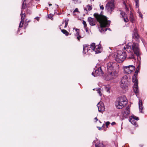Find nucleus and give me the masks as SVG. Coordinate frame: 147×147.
<instances>
[{
  "label": "nucleus",
  "instance_id": "f257e3e1",
  "mask_svg": "<svg viewBox=\"0 0 147 147\" xmlns=\"http://www.w3.org/2000/svg\"><path fill=\"white\" fill-rule=\"evenodd\" d=\"M123 49L125 50L128 53L129 56L127 57L128 59L136 60V57L138 61L140 60V55L141 54L139 45L138 43H129L124 47Z\"/></svg>",
  "mask_w": 147,
  "mask_h": 147
},
{
  "label": "nucleus",
  "instance_id": "f03ea898",
  "mask_svg": "<svg viewBox=\"0 0 147 147\" xmlns=\"http://www.w3.org/2000/svg\"><path fill=\"white\" fill-rule=\"evenodd\" d=\"M108 74L107 76V80L114 79L117 76L119 70L118 64L115 62H110L106 64Z\"/></svg>",
  "mask_w": 147,
  "mask_h": 147
},
{
  "label": "nucleus",
  "instance_id": "7ed1b4c3",
  "mask_svg": "<svg viewBox=\"0 0 147 147\" xmlns=\"http://www.w3.org/2000/svg\"><path fill=\"white\" fill-rule=\"evenodd\" d=\"M94 16L95 17L100 24V27L99 30L101 33H104L106 31L107 29L110 31L111 30L110 28H105V27H108L111 22L110 21L107 20V18L106 16L99 15L97 13H94Z\"/></svg>",
  "mask_w": 147,
  "mask_h": 147
},
{
  "label": "nucleus",
  "instance_id": "20e7f679",
  "mask_svg": "<svg viewBox=\"0 0 147 147\" xmlns=\"http://www.w3.org/2000/svg\"><path fill=\"white\" fill-rule=\"evenodd\" d=\"M127 103V101L126 97L125 96H122L117 99L115 105L117 108L121 109Z\"/></svg>",
  "mask_w": 147,
  "mask_h": 147
},
{
  "label": "nucleus",
  "instance_id": "39448f33",
  "mask_svg": "<svg viewBox=\"0 0 147 147\" xmlns=\"http://www.w3.org/2000/svg\"><path fill=\"white\" fill-rule=\"evenodd\" d=\"M115 8L114 0H111L107 4L105 10L107 13L111 14Z\"/></svg>",
  "mask_w": 147,
  "mask_h": 147
},
{
  "label": "nucleus",
  "instance_id": "423d86ee",
  "mask_svg": "<svg viewBox=\"0 0 147 147\" xmlns=\"http://www.w3.org/2000/svg\"><path fill=\"white\" fill-rule=\"evenodd\" d=\"M128 77L125 76H123L122 78L121 81L120 85V87L123 89H126L127 87V84Z\"/></svg>",
  "mask_w": 147,
  "mask_h": 147
},
{
  "label": "nucleus",
  "instance_id": "0eeeda50",
  "mask_svg": "<svg viewBox=\"0 0 147 147\" xmlns=\"http://www.w3.org/2000/svg\"><path fill=\"white\" fill-rule=\"evenodd\" d=\"M127 55L125 52H123L121 54H118L116 57L115 58V60L118 63H121L124 61L126 58ZM127 57L129 56L128 54L127 55Z\"/></svg>",
  "mask_w": 147,
  "mask_h": 147
},
{
  "label": "nucleus",
  "instance_id": "6e6552de",
  "mask_svg": "<svg viewBox=\"0 0 147 147\" xmlns=\"http://www.w3.org/2000/svg\"><path fill=\"white\" fill-rule=\"evenodd\" d=\"M123 68L124 73L128 74H131L135 69V67L132 65L124 66Z\"/></svg>",
  "mask_w": 147,
  "mask_h": 147
},
{
  "label": "nucleus",
  "instance_id": "1a4fd4ad",
  "mask_svg": "<svg viewBox=\"0 0 147 147\" xmlns=\"http://www.w3.org/2000/svg\"><path fill=\"white\" fill-rule=\"evenodd\" d=\"M95 72L94 75V72H92V75L95 77L98 76H102L103 74V72L101 69V67H100L97 69L95 71Z\"/></svg>",
  "mask_w": 147,
  "mask_h": 147
},
{
  "label": "nucleus",
  "instance_id": "9d476101",
  "mask_svg": "<svg viewBox=\"0 0 147 147\" xmlns=\"http://www.w3.org/2000/svg\"><path fill=\"white\" fill-rule=\"evenodd\" d=\"M133 38L137 42H139L140 41V36L138 33L137 30L136 28L134 29L133 31V34L132 35Z\"/></svg>",
  "mask_w": 147,
  "mask_h": 147
},
{
  "label": "nucleus",
  "instance_id": "9b49d317",
  "mask_svg": "<svg viewBox=\"0 0 147 147\" xmlns=\"http://www.w3.org/2000/svg\"><path fill=\"white\" fill-rule=\"evenodd\" d=\"M97 106L98 107V111L102 113L105 110V107L104 104L102 102H99Z\"/></svg>",
  "mask_w": 147,
  "mask_h": 147
},
{
  "label": "nucleus",
  "instance_id": "f8f14e48",
  "mask_svg": "<svg viewBox=\"0 0 147 147\" xmlns=\"http://www.w3.org/2000/svg\"><path fill=\"white\" fill-rule=\"evenodd\" d=\"M88 21L91 26H94L96 25L95 20L94 18L91 17H89L88 19Z\"/></svg>",
  "mask_w": 147,
  "mask_h": 147
},
{
  "label": "nucleus",
  "instance_id": "ddd939ff",
  "mask_svg": "<svg viewBox=\"0 0 147 147\" xmlns=\"http://www.w3.org/2000/svg\"><path fill=\"white\" fill-rule=\"evenodd\" d=\"M130 110L129 107H127L124 112L123 113V116L125 118L127 117V116L129 114Z\"/></svg>",
  "mask_w": 147,
  "mask_h": 147
},
{
  "label": "nucleus",
  "instance_id": "4468645a",
  "mask_svg": "<svg viewBox=\"0 0 147 147\" xmlns=\"http://www.w3.org/2000/svg\"><path fill=\"white\" fill-rule=\"evenodd\" d=\"M120 14L121 16L123 18L125 22H127L128 21V20L126 16V15L125 14L124 12L121 11L120 13Z\"/></svg>",
  "mask_w": 147,
  "mask_h": 147
},
{
  "label": "nucleus",
  "instance_id": "2eb2a0df",
  "mask_svg": "<svg viewBox=\"0 0 147 147\" xmlns=\"http://www.w3.org/2000/svg\"><path fill=\"white\" fill-rule=\"evenodd\" d=\"M139 108L140 110V112L141 113H142V109H143V104L142 100L139 99V101L138 102Z\"/></svg>",
  "mask_w": 147,
  "mask_h": 147
},
{
  "label": "nucleus",
  "instance_id": "dca6fc26",
  "mask_svg": "<svg viewBox=\"0 0 147 147\" xmlns=\"http://www.w3.org/2000/svg\"><path fill=\"white\" fill-rule=\"evenodd\" d=\"M20 15L21 17V21H20V23H22V24H23L24 22V20L26 16L25 13H24V14L23 13L22 10L21 11V13Z\"/></svg>",
  "mask_w": 147,
  "mask_h": 147
},
{
  "label": "nucleus",
  "instance_id": "f3484780",
  "mask_svg": "<svg viewBox=\"0 0 147 147\" xmlns=\"http://www.w3.org/2000/svg\"><path fill=\"white\" fill-rule=\"evenodd\" d=\"M94 48V51L96 53H98L100 52V50L101 48V45L100 44L98 45H96Z\"/></svg>",
  "mask_w": 147,
  "mask_h": 147
},
{
  "label": "nucleus",
  "instance_id": "a211bd4d",
  "mask_svg": "<svg viewBox=\"0 0 147 147\" xmlns=\"http://www.w3.org/2000/svg\"><path fill=\"white\" fill-rule=\"evenodd\" d=\"M92 9L91 6L90 5H88L86 6V7H84V11H86V13H87L88 11L91 10Z\"/></svg>",
  "mask_w": 147,
  "mask_h": 147
},
{
  "label": "nucleus",
  "instance_id": "6ab92c4d",
  "mask_svg": "<svg viewBox=\"0 0 147 147\" xmlns=\"http://www.w3.org/2000/svg\"><path fill=\"white\" fill-rule=\"evenodd\" d=\"M89 45H83V53L85 54L86 53V52H85V50L87 49V52H88L89 51V50L88 49V47Z\"/></svg>",
  "mask_w": 147,
  "mask_h": 147
},
{
  "label": "nucleus",
  "instance_id": "aec40b11",
  "mask_svg": "<svg viewBox=\"0 0 147 147\" xmlns=\"http://www.w3.org/2000/svg\"><path fill=\"white\" fill-rule=\"evenodd\" d=\"M28 0H22L23 3L22 5V9H24L26 6V3Z\"/></svg>",
  "mask_w": 147,
  "mask_h": 147
},
{
  "label": "nucleus",
  "instance_id": "412c9836",
  "mask_svg": "<svg viewBox=\"0 0 147 147\" xmlns=\"http://www.w3.org/2000/svg\"><path fill=\"white\" fill-rule=\"evenodd\" d=\"M133 90L136 93L138 92L139 90L138 88V84L134 85V87L133 88Z\"/></svg>",
  "mask_w": 147,
  "mask_h": 147
},
{
  "label": "nucleus",
  "instance_id": "4be33fe9",
  "mask_svg": "<svg viewBox=\"0 0 147 147\" xmlns=\"http://www.w3.org/2000/svg\"><path fill=\"white\" fill-rule=\"evenodd\" d=\"M132 117H130L129 119V121L133 125H136V122L135 120L132 119Z\"/></svg>",
  "mask_w": 147,
  "mask_h": 147
},
{
  "label": "nucleus",
  "instance_id": "5701e85b",
  "mask_svg": "<svg viewBox=\"0 0 147 147\" xmlns=\"http://www.w3.org/2000/svg\"><path fill=\"white\" fill-rule=\"evenodd\" d=\"M132 81L134 83V85L138 84V80L137 78L132 77Z\"/></svg>",
  "mask_w": 147,
  "mask_h": 147
},
{
  "label": "nucleus",
  "instance_id": "b1692460",
  "mask_svg": "<svg viewBox=\"0 0 147 147\" xmlns=\"http://www.w3.org/2000/svg\"><path fill=\"white\" fill-rule=\"evenodd\" d=\"M62 32L64 34H65L66 36H68L69 33L66 30L64 29L61 30Z\"/></svg>",
  "mask_w": 147,
  "mask_h": 147
},
{
  "label": "nucleus",
  "instance_id": "393cba45",
  "mask_svg": "<svg viewBox=\"0 0 147 147\" xmlns=\"http://www.w3.org/2000/svg\"><path fill=\"white\" fill-rule=\"evenodd\" d=\"M130 15V16L129 18L130 20L132 22L134 20V18L133 13H132V12H131Z\"/></svg>",
  "mask_w": 147,
  "mask_h": 147
},
{
  "label": "nucleus",
  "instance_id": "a878e982",
  "mask_svg": "<svg viewBox=\"0 0 147 147\" xmlns=\"http://www.w3.org/2000/svg\"><path fill=\"white\" fill-rule=\"evenodd\" d=\"M95 44L94 43H93L91 44L90 48L94 51V47H95Z\"/></svg>",
  "mask_w": 147,
  "mask_h": 147
},
{
  "label": "nucleus",
  "instance_id": "bb28decb",
  "mask_svg": "<svg viewBox=\"0 0 147 147\" xmlns=\"http://www.w3.org/2000/svg\"><path fill=\"white\" fill-rule=\"evenodd\" d=\"M95 147H104V146L102 144L99 143L98 144H95Z\"/></svg>",
  "mask_w": 147,
  "mask_h": 147
},
{
  "label": "nucleus",
  "instance_id": "cd10ccee",
  "mask_svg": "<svg viewBox=\"0 0 147 147\" xmlns=\"http://www.w3.org/2000/svg\"><path fill=\"white\" fill-rule=\"evenodd\" d=\"M68 21H69V19H68L67 18L65 19V24L64 28H65L67 27L68 24Z\"/></svg>",
  "mask_w": 147,
  "mask_h": 147
},
{
  "label": "nucleus",
  "instance_id": "c85d7f7f",
  "mask_svg": "<svg viewBox=\"0 0 147 147\" xmlns=\"http://www.w3.org/2000/svg\"><path fill=\"white\" fill-rule=\"evenodd\" d=\"M96 91H97V93H98L100 96H101L102 95V94L101 93L100 91V88H96Z\"/></svg>",
  "mask_w": 147,
  "mask_h": 147
},
{
  "label": "nucleus",
  "instance_id": "c756f323",
  "mask_svg": "<svg viewBox=\"0 0 147 147\" xmlns=\"http://www.w3.org/2000/svg\"><path fill=\"white\" fill-rule=\"evenodd\" d=\"M130 117H132V119L136 121H138L139 120V118L138 117H137L134 115L131 116Z\"/></svg>",
  "mask_w": 147,
  "mask_h": 147
},
{
  "label": "nucleus",
  "instance_id": "7c9ffc66",
  "mask_svg": "<svg viewBox=\"0 0 147 147\" xmlns=\"http://www.w3.org/2000/svg\"><path fill=\"white\" fill-rule=\"evenodd\" d=\"M138 13L139 14V16L140 17H141V18H143V15L141 13V11L140 10H138Z\"/></svg>",
  "mask_w": 147,
  "mask_h": 147
},
{
  "label": "nucleus",
  "instance_id": "2f4dec72",
  "mask_svg": "<svg viewBox=\"0 0 147 147\" xmlns=\"http://www.w3.org/2000/svg\"><path fill=\"white\" fill-rule=\"evenodd\" d=\"M83 24L84 25V28H85L86 27V26H87L86 23V22L85 21L83 20Z\"/></svg>",
  "mask_w": 147,
  "mask_h": 147
},
{
  "label": "nucleus",
  "instance_id": "473e14b6",
  "mask_svg": "<svg viewBox=\"0 0 147 147\" xmlns=\"http://www.w3.org/2000/svg\"><path fill=\"white\" fill-rule=\"evenodd\" d=\"M78 12V9L77 8H76L74 10V11H73V14L74 15V13L76 12Z\"/></svg>",
  "mask_w": 147,
  "mask_h": 147
},
{
  "label": "nucleus",
  "instance_id": "72a5a7b5",
  "mask_svg": "<svg viewBox=\"0 0 147 147\" xmlns=\"http://www.w3.org/2000/svg\"><path fill=\"white\" fill-rule=\"evenodd\" d=\"M105 89L107 92H109V91L110 90V88L109 87V86L108 87H105Z\"/></svg>",
  "mask_w": 147,
  "mask_h": 147
},
{
  "label": "nucleus",
  "instance_id": "f704fd0d",
  "mask_svg": "<svg viewBox=\"0 0 147 147\" xmlns=\"http://www.w3.org/2000/svg\"><path fill=\"white\" fill-rule=\"evenodd\" d=\"M79 30L78 29H76V31L77 32L76 35H79L78 32Z\"/></svg>",
  "mask_w": 147,
  "mask_h": 147
},
{
  "label": "nucleus",
  "instance_id": "c9c22d12",
  "mask_svg": "<svg viewBox=\"0 0 147 147\" xmlns=\"http://www.w3.org/2000/svg\"><path fill=\"white\" fill-rule=\"evenodd\" d=\"M26 13H29V14H30V13H31V11L30 10L27 9L26 11Z\"/></svg>",
  "mask_w": 147,
  "mask_h": 147
},
{
  "label": "nucleus",
  "instance_id": "e433bc0d",
  "mask_svg": "<svg viewBox=\"0 0 147 147\" xmlns=\"http://www.w3.org/2000/svg\"><path fill=\"white\" fill-rule=\"evenodd\" d=\"M110 122H109V121H107V122H106V126L107 127H108V125H109V124H110Z\"/></svg>",
  "mask_w": 147,
  "mask_h": 147
},
{
  "label": "nucleus",
  "instance_id": "4c0bfd02",
  "mask_svg": "<svg viewBox=\"0 0 147 147\" xmlns=\"http://www.w3.org/2000/svg\"><path fill=\"white\" fill-rule=\"evenodd\" d=\"M137 74H134L133 76V78H137Z\"/></svg>",
  "mask_w": 147,
  "mask_h": 147
},
{
  "label": "nucleus",
  "instance_id": "58836bf2",
  "mask_svg": "<svg viewBox=\"0 0 147 147\" xmlns=\"http://www.w3.org/2000/svg\"><path fill=\"white\" fill-rule=\"evenodd\" d=\"M78 36H77V38L78 40H80V38H82V37H81V36L80 35H78Z\"/></svg>",
  "mask_w": 147,
  "mask_h": 147
},
{
  "label": "nucleus",
  "instance_id": "ea45409f",
  "mask_svg": "<svg viewBox=\"0 0 147 147\" xmlns=\"http://www.w3.org/2000/svg\"><path fill=\"white\" fill-rule=\"evenodd\" d=\"M100 8L102 10H103L104 9V7L103 5H101L100 6Z\"/></svg>",
  "mask_w": 147,
  "mask_h": 147
},
{
  "label": "nucleus",
  "instance_id": "a19ab883",
  "mask_svg": "<svg viewBox=\"0 0 147 147\" xmlns=\"http://www.w3.org/2000/svg\"><path fill=\"white\" fill-rule=\"evenodd\" d=\"M35 19L36 20L38 21L39 20V18L38 17L35 18Z\"/></svg>",
  "mask_w": 147,
  "mask_h": 147
},
{
  "label": "nucleus",
  "instance_id": "79ce46f5",
  "mask_svg": "<svg viewBox=\"0 0 147 147\" xmlns=\"http://www.w3.org/2000/svg\"><path fill=\"white\" fill-rule=\"evenodd\" d=\"M140 69V66L138 65L137 67V68L136 69V70H137L138 71H139V70Z\"/></svg>",
  "mask_w": 147,
  "mask_h": 147
},
{
  "label": "nucleus",
  "instance_id": "37998d69",
  "mask_svg": "<svg viewBox=\"0 0 147 147\" xmlns=\"http://www.w3.org/2000/svg\"><path fill=\"white\" fill-rule=\"evenodd\" d=\"M116 124V123L115 122H112L111 123V125H115V124Z\"/></svg>",
  "mask_w": 147,
  "mask_h": 147
},
{
  "label": "nucleus",
  "instance_id": "c03bdc74",
  "mask_svg": "<svg viewBox=\"0 0 147 147\" xmlns=\"http://www.w3.org/2000/svg\"><path fill=\"white\" fill-rule=\"evenodd\" d=\"M102 127H97L98 128V129L99 130H100L101 129H102Z\"/></svg>",
  "mask_w": 147,
  "mask_h": 147
},
{
  "label": "nucleus",
  "instance_id": "a18cd8bd",
  "mask_svg": "<svg viewBox=\"0 0 147 147\" xmlns=\"http://www.w3.org/2000/svg\"><path fill=\"white\" fill-rule=\"evenodd\" d=\"M21 23H20V24H19V28H21L22 27V26H23V24H22V25H21Z\"/></svg>",
  "mask_w": 147,
  "mask_h": 147
},
{
  "label": "nucleus",
  "instance_id": "49530a36",
  "mask_svg": "<svg viewBox=\"0 0 147 147\" xmlns=\"http://www.w3.org/2000/svg\"><path fill=\"white\" fill-rule=\"evenodd\" d=\"M75 3H76L78 1V0H72Z\"/></svg>",
  "mask_w": 147,
  "mask_h": 147
},
{
  "label": "nucleus",
  "instance_id": "de8ad7c7",
  "mask_svg": "<svg viewBox=\"0 0 147 147\" xmlns=\"http://www.w3.org/2000/svg\"><path fill=\"white\" fill-rule=\"evenodd\" d=\"M138 71L137 70H136V71H135V74H138Z\"/></svg>",
  "mask_w": 147,
  "mask_h": 147
},
{
  "label": "nucleus",
  "instance_id": "09e8293b",
  "mask_svg": "<svg viewBox=\"0 0 147 147\" xmlns=\"http://www.w3.org/2000/svg\"><path fill=\"white\" fill-rule=\"evenodd\" d=\"M48 18L50 19H51L52 18V16L50 15V16H48Z\"/></svg>",
  "mask_w": 147,
  "mask_h": 147
},
{
  "label": "nucleus",
  "instance_id": "8fccbe9b",
  "mask_svg": "<svg viewBox=\"0 0 147 147\" xmlns=\"http://www.w3.org/2000/svg\"><path fill=\"white\" fill-rule=\"evenodd\" d=\"M126 10L127 11H129V9L127 8L126 7Z\"/></svg>",
  "mask_w": 147,
  "mask_h": 147
},
{
  "label": "nucleus",
  "instance_id": "3c124183",
  "mask_svg": "<svg viewBox=\"0 0 147 147\" xmlns=\"http://www.w3.org/2000/svg\"><path fill=\"white\" fill-rule=\"evenodd\" d=\"M94 119L96 120V121H97L98 120L97 118L96 117Z\"/></svg>",
  "mask_w": 147,
  "mask_h": 147
},
{
  "label": "nucleus",
  "instance_id": "603ef678",
  "mask_svg": "<svg viewBox=\"0 0 147 147\" xmlns=\"http://www.w3.org/2000/svg\"><path fill=\"white\" fill-rule=\"evenodd\" d=\"M85 28V29L86 30V31L87 32H88V30L86 28H86Z\"/></svg>",
  "mask_w": 147,
  "mask_h": 147
},
{
  "label": "nucleus",
  "instance_id": "864d4df0",
  "mask_svg": "<svg viewBox=\"0 0 147 147\" xmlns=\"http://www.w3.org/2000/svg\"><path fill=\"white\" fill-rule=\"evenodd\" d=\"M28 25V24L27 23H25V25L27 26Z\"/></svg>",
  "mask_w": 147,
  "mask_h": 147
},
{
  "label": "nucleus",
  "instance_id": "5fc2aeb1",
  "mask_svg": "<svg viewBox=\"0 0 147 147\" xmlns=\"http://www.w3.org/2000/svg\"><path fill=\"white\" fill-rule=\"evenodd\" d=\"M140 147H142L143 146L142 145H139Z\"/></svg>",
  "mask_w": 147,
  "mask_h": 147
},
{
  "label": "nucleus",
  "instance_id": "6e6d98bb",
  "mask_svg": "<svg viewBox=\"0 0 147 147\" xmlns=\"http://www.w3.org/2000/svg\"><path fill=\"white\" fill-rule=\"evenodd\" d=\"M35 1H37L38 2H39V0H35Z\"/></svg>",
  "mask_w": 147,
  "mask_h": 147
},
{
  "label": "nucleus",
  "instance_id": "4d7b16f0",
  "mask_svg": "<svg viewBox=\"0 0 147 147\" xmlns=\"http://www.w3.org/2000/svg\"><path fill=\"white\" fill-rule=\"evenodd\" d=\"M49 6H51V5H52V4H49Z\"/></svg>",
  "mask_w": 147,
  "mask_h": 147
},
{
  "label": "nucleus",
  "instance_id": "13d9d810",
  "mask_svg": "<svg viewBox=\"0 0 147 147\" xmlns=\"http://www.w3.org/2000/svg\"><path fill=\"white\" fill-rule=\"evenodd\" d=\"M123 4H124V5H125V2H123Z\"/></svg>",
  "mask_w": 147,
  "mask_h": 147
},
{
  "label": "nucleus",
  "instance_id": "bf43d9fd",
  "mask_svg": "<svg viewBox=\"0 0 147 147\" xmlns=\"http://www.w3.org/2000/svg\"><path fill=\"white\" fill-rule=\"evenodd\" d=\"M87 49L85 50V52H86V53L88 52H87Z\"/></svg>",
  "mask_w": 147,
  "mask_h": 147
},
{
  "label": "nucleus",
  "instance_id": "052dcab7",
  "mask_svg": "<svg viewBox=\"0 0 147 147\" xmlns=\"http://www.w3.org/2000/svg\"><path fill=\"white\" fill-rule=\"evenodd\" d=\"M30 22V21H28V22Z\"/></svg>",
  "mask_w": 147,
  "mask_h": 147
},
{
  "label": "nucleus",
  "instance_id": "680f3d73",
  "mask_svg": "<svg viewBox=\"0 0 147 147\" xmlns=\"http://www.w3.org/2000/svg\"><path fill=\"white\" fill-rule=\"evenodd\" d=\"M147 1V0H146Z\"/></svg>",
  "mask_w": 147,
  "mask_h": 147
}]
</instances>
